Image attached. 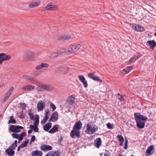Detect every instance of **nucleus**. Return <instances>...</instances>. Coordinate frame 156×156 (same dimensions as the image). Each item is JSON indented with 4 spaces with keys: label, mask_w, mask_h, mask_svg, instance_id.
Listing matches in <instances>:
<instances>
[{
    "label": "nucleus",
    "mask_w": 156,
    "mask_h": 156,
    "mask_svg": "<svg viewBox=\"0 0 156 156\" xmlns=\"http://www.w3.org/2000/svg\"><path fill=\"white\" fill-rule=\"evenodd\" d=\"M91 123H88L87 125V129L86 132L88 134H93L97 131L98 129V127L95 126L91 127Z\"/></svg>",
    "instance_id": "f03ea898"
},
{
    "label": "nucleus",
    "mask_w": 156,
    "mask_h": 156,
    "mask_svg": "<svg viewBox=\"0 0 156 156\" xmlns=\"http://www.w3.org/2000/svg\"><path fill=\"white\" fill-rule=\"evenodd\" d=\"M8 98H9L7 97L6 96H5L4 98L2 100V102H4L6 100H7Z\"/></svg>",
    "instance_id": "680f3d73"
},
{
    "label": "nucleus",
    "mask_w": 156,
    "mask_h": 156,
    "mask_svg": "<svg viewBox=\"0 0 156 156\" xmlns=\"http://www.w3.org/2000/svg\"><path fill=\"white\" fill-rule=\"evenodd\" d=\"M94 74L95 73L94 72L90 73L88 74L87 76L89 78L92 79L93 77L94 76Z\"/></svg>",
    "instance_id": "ea45409f"
},
{
    "label": "nucleus",
    "mask_w": 156,
    "mask_h": 156,
    "mask_svg": "<svg viewBox=\"0 0 156 156\" xmlns=\"http://www.w3.org/2000/svg\"><path fill=\"white\" fill-rule=\"evenodd\" d=\"M34 120V126H38L39 122V117L38 115H36Z\"/></svg>",
    "instance_id": "a878e982"
},
{
    "label": "nucleus",
    "mask_w": 156,
    "mask_h": 156,
    "mask_svg": "<svg viewBox=\"0 0 156 156\" xmlns=\"http://www.w3.org/2000/svg\"><path fill=\"white\" fill-rule=\"evenodd\" d=\"M51 123L49 122L46 123L43 126L44 130L46 131H48L51 128Z\"/></svg>",
    "instance_id": "b1692460"
},
{
    "label": "nucleus",
    "mask_w": 156,
    "mask_h": 156,
    "mask_svg": "<svg viewBox=\"0 0 156 156\" xmlns=\"http://www.w3.org/2000/svg\"><path fill=\"white\" fill-rule=\"evenodd\" d=\"M45 104L42 101L38 102L37 104V111L39 112L43 111L45 108Z\"/></svg>",
    "instance_id": "6e6552de"
},
{
    "label": "nucleus",
    "mask_w": 156,
    "mask_h": 156,
    "mask_svg": "<svg viewBox=\"0 0 156 156\" xmlns=\"http://www.w3.org/2000/svg\"><path fill=\"white\" fill-rule=\"evenodd\" d=\"M42 152L41 151L35 150L32 151L31 153V156H42Z\"/></svg>",
    "instance_id": "412c9836"
},
{
    "label": "nucleus",
    "mask_w": 156,
    "mask_h": 156,
    "mask_svg": "<svg viewBox=\"0 0 156 156\" xmlns=\"http://www.w3.org/2000/svg\"><path fill=\"white\" fill-rule=\"evenodd\" d=\"M40 148L41 150L44 151H50L53 149L52 147L47 145H43Z\"/></svg>",
    "instance_id": "dca6fc26"
},
{
    "label": "nucleus",
    "mask_w": 156,
    "mask_h": 156,
    "mask_svg": "<svg viewBox=\"0 0 156 156\" xmlns=\"http://www.w3.org/2000/svg\"><path fill=\"white\" fill-rule=\"evenodd\" d=\"M117 137L119 142L123 141H124V139L123 137L121 135H119Z\"/></svg>",
    "instance_id": "79ce46f5"
},
{
    "label": "nucleus",
    "mask_w": 156,
    "mask_h": 156,
    "mask_svg": "<svg viewBox=\"0 0 156 156\" xmlns=\"http://www.w3.org/2000/svg\"><path fill=\"white\" fill-rule=\"evenodd\" d=\"M30 80L32 81V82L34 84H38L39 83L37 81L34 80L33 77V80Z\"/></svg>",
    "instance_id": "864d4df0"
},
{
    "label": "nucleus",
    "mask_w": 156,
    "mask_h": 156,
    "mask_svg": "<svg viewBox=\"0 0 156 156\" xmlns=\"http://www.w3.org/2000/svg\"><path fill=\"white\" fill-rule=\"evenodd\" d=\"M20 107L22 109H25L27 106L24 103H20Z\"/></svg>",
    "instance_id": "a18cd8bd"
},
{
    "label": "nucleus",
    "mask_w": 156,
    "mask_h": 156,
    "mask_svg": "<svg viewBox=\"0 0 156 156\" xmlns=\"http://www.w3.org/2000/svg\"><path fill=\"white\" fill-rule=\"evenodd\" d=\"M14 88L13 87H12L10 88L9 89L8 92L12 94V91L13 90Z\"/></svg>",
    "instance_id": "bf43d9fd"
},
{
    "label": "nucleus",
    "mask_w": 156,
    "mask_h": 156,
    "mask_svg": "<svg viewBox=\"0 0 156 156\" xmlns=\"http://www.w3.org/2000/svg\"><path fill=\"white\" fill-rule=\"evenodd\" d=\"M25 114L23 113V112H22L20 113V115H19V118L21 119H23L24 117Z\"/></svg>",
    "instance_id": "3c124183"
},
{
    "label": "nucleus",
    "mask_w": 156,
    "mask_h": 156,
    "mask_svg": "<svg viewBox=\"0 0 156 156\" xmlns=\"http://www.w3.org/2000/svg\"><path fill=\"white\" fill-rule=\"evenodd\" d=\"M94 144L95 147L99 148L101 144V140L100 138H97L94 140Z\"/></svg>",
    "instance_id": "f3484780"
},
{
    "label": "nucleus",
    "mask_w": 156,
    "mask_h": 156,
    "mask_svg": "<svg viewBox=\"0 0 156 156\" xmlns=\"http://www.w3.org/2000/svg\"><path fill=\"white\" fill-rule=\"evenodd\" d=\"M133 69V66H128L122 70V73L123 74L128 73Z\"/></svg>",
    "instance_id": "5701e85b"
},
{
    "label": "nucleus",
    "mask_w": 156,
    "mask_h": 156,
    "mask_svg": "<svg viewBox=\"0 0 156 156\" xmlns=\"http://www.w3.org/2000/svg\"><path fill=\"white\" fill-rule=\"evenodd\" d=\"M67 50V49H66L65 48H62L57 51L58 54H60L63 53L64 52H66V53H69L67 52L66 51Z\"/></svg>",
    "instance_id": "c9c22d12"
},
{
    "label": "nucleus",
    "mask_w": 156,
    "mask_h": 156,
    "mask_svg": "<svg viewBox=\"0 0 156 156\" xmlns=\"http://www.w3.org/2000/svg\"><path fill=\"white\" fill-rule=\"evenodd\" d=\"M17 146V145L14 144L13 143L11 146L9 147V149L10 150H13L15 149Z\"/></svg>",
    "instance_id": "58836bf2"
},
{
    "label": "nucleus",
    "mask_w": 156,
    "mask_h": 156,
    "mask_svg": "<svg viewBox=\"0 0 156 156\" xmlns=\"http://www.w3.org/2000/svg\"><path fill=\"white\" fill-rule=\"evenodd\" d=\"M29 116L30 117V119L32 120H34L35 118H34V115L31 112H30L29 114Z\"/></svg>",
    "instance_id": "de8ad7c7"
},
{
    "label": "nucleus",
    "mask_w": 156,
    "mask_h": 156,
    "mask_svg": "<svg viewBox=\"0 0 156 156\" xmlns=\"http://www.w3.org/2000/svg\"><path fill=\"white\" fill-rule=\"evenodd\" d=\"M49 110L48 109H47L45 111V115H48L49 114Z\"/></svg>",
    "instance_id": "4d7b16f0"
},
{
    "label": "nucleus",
    "mask_w": 156,
    "mask_h": 156,
    "mask_svg": "<svg viewBox=\"0 0 156 156\" xmlns=\"http://www.w3.org/2000/svg\"><path fill=\"white\" fill-rule=\"evenodd\" d=\"M48 119L47 118H46V117H44L41 121V124H44L45 123V122L47 121Z\"/></svg>",
    "instance_id": "8fccbe9b"
},
{
    "label": "nucleus",
    "mask_w": 156,
    "mask_h": 156,
    "mask_svg": "<svg viewBox=\"0 0 156 156\" xmlns=\"http://www.w3.org/2000/svg\"><path fill=\"white\" fill-rule=\"evenodd\" d=\"M26 135V133L23 132L19 135L16 133H13L12 134V136L13 138L18 139V143L20 144V141L23 140V137L25 136Z\"/></svg>",
    "instance_id": "7ed1b4c3"
},
{
    "label": "nucleus",
    "mask_w": 156,
    "mask_h": 156,
    "mask_svg": "<svg viewBox=\"0 0 156 156\" xmlns=\"http://www.w3.org/2000/svg\"><path fill=\"white\" fill-rule=\"evenodd\" d=\"M5 151L9 156H13L15 154V152L13 150H10L9 149H7L5 150Z\"/></svg>",
    "instance_id": "bb28decb"
},
{
    "label": "nucleus",
    "mask_w": 156,
    "mask_h": 156,
    "mask_svg": "<svg viewBox=\"0 0 156 156\" xmlns=\"http://www.w3.org/2000/svg\"><path fill=\"white\" fill-rule=\"evenodd\" d=\"M80 46V44H79L73 45L71 48L68 49L66 51L70 53H74L79 50Z\"/></svg>",
    "instance_id": "39448f33"
},
{
    "label": "nucleus",
    "mask_w": 156,
    "mask_h": 156,
    "mask_svg": "<svg viewBox=\"0 0 156 156\" xmlns=\"http://www.w3.org/2000/svg\"><path fill=\"white\" fill-rule=\"evenodd\" d=\"M82 122L80 121H79L76 122L73 127V129L80 131V130L82 128Z\"/></svg>",
    "instance_id": "9d476101"
},
{
    "label": "nucleus",
    "mask_w": 156,
    "mask_h": 156,
    "mask_svg": "<svg viewBox=\"0 0 156 156\" xmlns=\"http://www.w3.org/2000/svg\"><path fill=\"white\" fill-rule=\"evenodd\" d=\"M114 125L113 124L111 123L110 122L108 123V128L110 129H114Z\"/></svg>",
    "instance_id": "c03bdc74"
},
{
    "label": "nucleus",
    "mask_w": 156,
    "mask_h": 156,
    "mask_svg": "<svg viewBox=\"0 0 156 156\" xmlns=\"http://www.w3.org/2000/svg\"><path fill=\"white\" fill-rule=\"evenodd\" d=\"M45 10H48L49 9H52V10H55L58 9V7L56 5L52 3H49L47 6L46 7Z\"/></svg>",
    "instance_id": "a211bd4d"
},
{
    "label": "nucleus",
    "mask_w": 156,
    "mask_h": 156,
    "mask_svg": "<svg viewBox=\"0 0 156 156\" xmlns=\"http://www.w3.org/2000/svg\"><path fill=\"white\" fill-rule=\"evenodd\" d=\"M64 70H63V71H64V73H68L69 70V69L67 67H65L64 68Z\"/></svg>",
    "instance_id": "5fc2aeb1"
},
{
    "label": "nucleus",
    "mask_w": 156,
    "mask_h": 156,
    "mask_svg": "<svg viewBox=\"0 0 156 156\" xmlns=\"http://www.w3.org/2000/svg\"><path fill=\"white\" fill-rule=\"evenodd\" d=\"M23 148L20 145L18 147V148H17V151H19L20 150V149L21 148Z\"/></svg>",
    "instance_id": "e2e57ef3"
},
{
    "label": "nucleus",
    "mask_w": 156,
    "mask_h": 156,
    "mask_svg": "<svg viewBox=\"0 0 156 156\" xmlns=\"http://www.w3.org/2000/svg\"><path fill=\"white\" fill-rule=\"evenodd\" d=\"M23 78L25 80H33V77L26 75H24L23 76Z\"/></svg>",
    "instance_id": "f704fd0d"
},
{
    "label": "nucleus",
    "mask_w": 156,
    "mask_h": 156,
    "mask_svg": "<svg viewBox=\"0 0 156 156\" xmlns=\"http://www.w3.org/2000/svg\"><path fill=\"white\" fill-rule=\"evenodd\" d=\"M41 3V2L40 1L37 2H34L29 4L28 6L30 8L37 7L40 5Z\"/></svg>",
    "instance_id": "6ab92c4d"
},
{
    "label": "nucleus",
    "mask_w": 156,
    "mask_h": 156,
    "mask_svg": "<svg viewBox=\"0 0 156 156\" xmlns=\"http://www.w3.org/2000/svg\"><path fill=\"white\" fill-rule=\"evenodd\" d=\"M29 141L28 139H27L24 142H22L20 145L23 148L27 145L29 142Z\"/></svg>",
    "instance_id": "473e14b6"
},
{
    "label": "nucleus",
    "mask_w": 156,
    "mask_h": 156,
    "mask_svg": "<svg viewBox=\"0 0 156 156\" xmlns=\"http://www.w3.org/2000/svg\"><path fill=\"white\" fill-rule=\"evenodd\" d=\"M50 107L51 109H52V111H54L56 108V107L55 105L53 103L51 104Z\"/></svg>",
    "instance_id": "49530a36"
},
{
    "label": "nucleus",
    "mask_w": 156,
    "mask_h": 156,
    "mask_svg": "<svg viewBox=\"0 0 156 156\" xmlns=\"http://www.w3.org/2000/svg\"><path fill=\"white\" fill-rule=\"evenodd\" d=\"M75 96L74 95H73L69 97L66 102L69 105H72L74 103V100L75 99Z\"/></svg>",
    "instance_id": "1a4fd4ad"
},
{
    "label": "nucleus",
    "mask_w": 156,
    "mask_h": 156,
    "mask_svg": "<svg viewBox=\"0 0 156 156\" xmlns=\"http://www.w3.org/2000/svg\"><path fill=\"white\" fill-rule=\"evenodd\" d=\"M118 99L121 102L124 101H125V99L124 98V96L122 95H121L119 94H117Z\"/></svg>",
    "instance_id": "4c0bfd02"
},
{
    "label": "nucleus",
    "mask_w": 156,
    "mask_h": 156,
    "mask_svg": "<svg viewBox=\"0 0 156 156\" xmlns=\"http://www.w3.org/2000/svg\"><path fill=\"white\" fill-rule=\"evenodd\" d=\"M23 129V127L20 126L12 125L10 127L9 130L12 132L16 133L19 132L20 131V129Z\"/></svg>",
    "instance_id": "20e7f679"
},
{
    "label": "nucleus",
    "mask_w": 156,
    "mask_h": 156,
    "mask_svg": "<svg viewBox=\"0 0 156 156\" xmlns=\"http://www.w3.org/2000/svg\"><path fill=\"white\" fill-rule=\"evenodd\" d=\"M11 57V56L5 53H0V64H2L3 62L10 59Z\"/></svg>",
    "instance_id": "423d86ee"
},
{
    "label": "nucleus",
    "mask_w": 156,
    "mask_h": 156,
    "mask_svg": "<svg viewBox=\"0 0 156 156\" xmlns=\"http://www.w3.org/2000/svg\"><path fill=\"white\" fill-rule=\"evenodd\" d=\"M52 90V87H51L46 86L44 85H41L38 90L39 91H42L45 90Z\"/></svg>",
    "instance_id": "ddd939ff"
},
{
    "label": "nucleus",
    "mask_w": 156,
    "mask_h": 156,
    "mask_svg": "<svg viewBox=\"0 0 156 156\" xmlns=\"http://www.w3.org/2000/svg\"><path fill=\"white\" fill-rule=\"evenodd\" d=\"M78 77L80 81L83 83L84 87L85 88L87 87L88 83L87 81L83 76L79 75Z\"/></svg>",
    "instance_id": "f8f14e48"
},
{
    "label": "nucleus",
    "mask_w": 156,
    "mask_h": 156,
    "mask_svg": "<svg viewBox=\"0 0 156 156\" xmlns=\"http://www.w3.org/2000/svg\"><path fill=\"white\" fill-rule=\"evenodd\" d=\"M128 140L126 138H125V146L124 148L125 149H126L128 148Z\"/></svg>",
    "instance_id": "37998d69"
},
{
    "label": "nucleus",
    "mask_w": 156,
    "mask_h": 156,
    "mask_svg": "<svg viewBox=\"0 0 156 156\" xmlns=\"http://www.w3.org/2000/svg\"><path fill=\"white\" fill-rule=\"evenodd\" d=\"M35 136L33 135L31 138L30 140H31V141L34 142L35 140Z\"/></svg>",
    "instance_id": "6e6d98bb"
},
{
    "label": "nucleus",
    "mask_w": 156,
    "mask_h": 156,
    "mask_svg": "<svg viewBox=\"0 0 156 156\" xmlns=\"http://www.w3.org/2000/svg\"><path fill=\"white\" fill-rule=\"evenodd\" d=\"M48 115H45V117H46V118H47L48 119Z\"/></svg>",
    "instance_id": "774afa93"
},
{
    "label": "nucleus",
    "mask_w": 156,
    "mask_h": 156,
    "mask_svg": "<svg viewBox=\"0 0 156 156\" xmlns=\"http://www.w3.org/2000/svg\"><path fill=\"white\" fill-rule=\"evenodd\" d=\"M32 131V130L31 129H30L28 131V134L31 133Z\"/></svg>",
    "instance_id": "69168bd1"
},
{
    "label": "nucleus",
    "mask_w": 156,
    "mask_h": 156,
    "mask_svg": "<svg viewBox=\"0 0 156 156\" xmlns=\"http://www.w3.org/2000/svg\"><path fill=\"white\" fill-rule=\"evenodd\" d=\"M138 58V57L137 56L134 55L130 59L129 62H134Z\"/></svg>",
    "instance_id": "72a5a7b5"
},
{
    "label": "nucleus",
    "mask_w": 156,
    "mask_h": 156,
    "mask_svg": "<svg viewBox=\"0 0 156 156\" xmlns=\"http://www.w3.org/2000/svg\"><path fill=\"white\" fill-rule=\"evenodd\" d=\"M58 53L57 51L56 52H55L53 53L51 55V57H57L58 55Z\"/></svg>",
    "instance_id": "09e8293b"
},
{
    "label": "nucleus",
    "mask_w": 156,
    "mask_h": 156,
    "mask_svg": "<svg viewBox=\"0 0 156 156\" xmlns=\"http://www.w3.org/2000/svg\"><path fill=\"white\" fill-rule=\"evenodd\" d=\"M17 140H15V142L14 143H13L14 144L17 145Z\"/></svg>",
    "instance_id": "338daca9"
},
{
    "label": "nucleus",
    "mask_w": 156,
    "mask_h": 156,
    "mask_svg": "<svg viewBox=\"0 0 156 156\" xmlns=\"http://www.w3.org/2000/svg\"><path fill=\"white\" fill-rule=\"evenodd\" d=\"M11 94L9 92H8L6 94V95H5V96L6 97H7L8 98H9V97H10V95H11Z\"/></svg>",
    "instance_id": "052dcab7"
},
{
    "label": "nucleus",
    "mask_w": 156,
    "mask_h": 156,
    "mask_svg": "<svg viewBox=\"0 0 156 156\" xmlns=\"http://www.w3.org/2000/svg\"><path fill=\"white\" fill-rule=\"evenodd\" d=\"M42 68V66H41V65L37 66L36 68V69H37V70L40 69H41Z\"/></svg>",
    "instance_id": "13d9d810"
},
{
    "label": "nucleus",
    "mask_w": 156,
    "mask_h": 156,
    "mask_svg": "<svg viewBox=\"0 0 156 156\" xmlns=\"http://www.w3.org/2000/svg\"><path fill=\"white\" fill-rule=\"evenodd\" d=\"M146 45L153 50L156 46V43L154 40H150L147 41Z\"/></svg>",
    "instance_id": "9b49d317"
},
{
    "label": "nucleus",
    "mask_w": 156,
    "mask_h": 156,
    "mask_svg": "<svg viewBox=\"0 0 156 156\" xmlns=\"http://www.w3.org/2000/svg\"><path fill=\"white\" fill-rule=\"evenodd\" d=\"M153 149V145H152V146H151L149 147L146 151V154H145L147 156L148 155H151V153Z\"/></svg>",
    "instance_id": "393cba45"
},
{
    "label": "nucleus",
    "mask_w": 156,
    "mask_h": 156,
    "mask_svg": "<svg viewBox=\"0 0 156 156\" xmlns=\"http://www.w3.org/2000/svg\"><path fill=\"white\" fill-rule=\"evenodd\" d=\"M124 141L120 142L119 145L120 146H122L123 145Z\"/></svg>",
    "instance_id": "0e129e2a"
},
{
    "label": "nucleus",
    "mask_w": 156,
    "mask_h": 156,
    "mask_svg": "<svg viewBox=\"0 0 156 156\" xmlns=\"http://www.w3.org/2000/svg\"><path fill=\"white\" fill-rule=\"evenodd\" d=\"M92 80H93L94 81H101V80L99 78V77L97 76H94L92 79Z\"/></svg>",
    "instance_id": "a19ab883"
},
{
    "label": "nucleus",
    "mask_w": 156,
    "mask_h": 156,
    "mask_svg": "<svg viewBox=\"0 0 156 156\" xmlns=\"http://www.w3.org/2000/svg\"><path fill=\"white\" fill-rule=\"evenodd\" d=\"M71 37L68 35H63L59 37V39L60 40L63 41L65 40H67L70 39Z\"/></svg>",
    "instance_id": "c85d7f7f"
},
{
    "label": "nucleus",
    "mask_w": 156,
    "mask_h": 156,
    "mask_svg": "<svg viewBox=\"0 0 156 156\" xmlns=\"http://www.w3.org/2000/svg\"><path fill=\"white\" fill-rule=\"evenodd\" d=\"M60 154L58 151L53 152L50 155V156H60Z\"/></svg>",
    "instance_id": "e433bc0d"
},
{
    "label": "nucleus",
    "mask_w": 156,
    "mask_h": 156,
    "mask_svg": "<svg viewBox=\"0 0 156 156\" xmlns=\"http://www.w3.org/2000/svg\"><path fill=\"white\" fill-rule=\"evenodd\" d=\"M58 119V113L56 112H54L52 114L51 116L49 119V122H55Z\"/></svg>",
    "instance_id": "4468645a"
},
{
    "label": "nucleus",
    "mask_w": 156,
    "mask_h": 156,
    "mask_svg": "<svg viewBox=\"0 0 156 156\" xmlns=\"http://www.w3.org/2000/svg\"><path fill=\"white\" fill-rule=\"evenodd\" d=\"M134 119L136 122L137 126L140 128H144L146 121L147 120L148 118L146 116H144L139 113H135Z\"/></svg>",
    "instance_id": "f257e3e1"
},
{
    "label": "nucleus",
    "mask_w": 156,
    "mask_h": 156,
    "mask_svg": "<svg viewBox=\"0 0 156 156\" xmlns=\"http://www.w3.org/2000/svg\"><path fill=\"white\" fill-rule=\"evenodd\" d=\"M58 126L57 125H55L48 131V132L50 133H54L58 132Z\"/></svg>",
    "instance_id": "4be33fe9"
},
{
    "label": "nucleus",
    "mask_w": 156,
    "mask_h": 156,
    "mask_svg": "<svg viewBox=\"0 0 156 156\" xmlns=\"http://www.w3.org/2000/svg\"><path fill=\"white\" fill-rule=\"evenodd\" d=\"M132 27L134 30L138 32H142L144 30V28L143 27L136 24L133 25Z\"/></svg>",
    "instance_id": "2eb2a0df"
},
{
    "label": "nucleus",
    "mask_w": 156,
    "mask_h": 156,
    "mask_svg": "<svg viewBox=\"0 0 156 156\" xmlns=\"http://www.w3.org/2000/svg\"><path fill=\"white\" fill-rule=\"evenodd\" d=\"M34 56V54L31 52L27 53L25 56V58L27 59H29Z\"/></svg>",
    "instance_id": "7c9ffc66"
},
{
    "label": "nucleus",
    "mask_w": 156,
    "mask_h": 156,
    "mask_svg": "<svg viewBox=\"0 0 156 156\" xmlns=\"http://www.w3.org/2000/svg\"><path fill=\"white\" fill-rule=\"evenodd\" d=\"M30 128L35 132H38L39 130L38 126L30 125Z\"/></svg>",
    "instance_id": "c756f323"
},
{
    "label": "nucleus",
    "mask_w": 156,
    "mask_h": 156,
    "mask_svg": "<svg viewBox=\"0 0 156 156\" xmlns=\"http://www.w3.org/2000/svg\"><path fill=\"white\" fill-rule=\"evenodd\" d=\"M63 70H64V67H58L56 69V72L60 74L64 73L65 71Z\"/></svg>",
    "instance_id": "cd10ccee"
},
{
    "label": "nucleus",
    "mask_w": 156,
    "mask_h": 156,
    "mask_svg": "<svg viewBox=\"0 0 156 156\" xmlns=\"http://www.w3.org/2000/svg\"><path fill=\"white\" fill-rule=\"evenodd\" d=\"M48 66V64L46 63H42L41 64V66L42 68L43 67L47 68Z\"/></svg>",
    "instance_id": "603ef678"
},
{
    "label": "nucleus",
    "mask_w": 156,
    "mask_h": 156,
    "mask_svg": "<svg viewBox=\"0 0 156 156\" xmlns=\"http://www.w3.org/2000/svg\"><path fill=\"white\" fill-rule=\"evenodd\" d=\"M16 122V121L14 119L13 116H11L10 117V119L8 121V123L9 124L11 123L15 124Z\"/></svg>",
    "instance_id": "2f4dec72"
},
{
    "label": "nucleus",
    "mask_w": 156,
    "mask_h": 156,
    "mask_svg": "<svg viewBox=\"0 0 156 156\" xmlns=\"http://www.w3.org/2000/svg\"><path fill=\"white\" fill-rule=\"evenodd\" d=\"M34 86L31 85H27L25 87L22 88V90L26 91H30L33 90L34 88Z\"/></svg>",
    "instance_id": "aec40b11"
},
{
    "label": "nucleus",
    "mask_w": 156,
    "mask_h": 156,
    "mask_svg": "<svg viewBox=\"0 0 156 156\" xmlns=\"http://www.w3.org/2000/svg\"><path fill=\"white\" fill-rule=\"evenodd\" d=\"M70 136L72 138H75L76 137H80V131L73 129L70 132Z\"/></svg>",
    "instance_id": "0eeeda50"
}]
</instances>
